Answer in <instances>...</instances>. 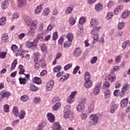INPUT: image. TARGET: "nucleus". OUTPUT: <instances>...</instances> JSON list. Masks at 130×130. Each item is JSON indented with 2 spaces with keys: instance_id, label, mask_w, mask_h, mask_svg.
I'll return each mask as SVG.
<instances>
[{
  "instance_id": "obj_1",
  "label": "nucleus",
  "mask_w": 130,
  "mask_h": 130,
  "mask_svg": "<svg viewBox=\"0 0 130 130\" xmlns=\"http://www.w3.org/2000/svg\"><path fill=\"white\" fill-rule=\"evenodd\" d=\"M24 20L25 23L30 29H37V26L38 25V20L35 19L32 20V18L28 16H24Z\"/></svg>"
},
{
  "instance_id": "obj_2",
  "label": "nucleus",
  "mask_w": 130,
  "mask_h": 130,
  "mask_svg": "<svg viewBox=\"0 0 130 130\" xmlns=\"http://www.w3.org/2000/svg\"><path fill=\"white\" fill-rule=\"evenodd\" d=\"M89 119L91 120L88 122L90 125H96L99 123V116L96 114H92L89 116Z\"/></svg>"
},
{
  "instance_id": "obj_3",
  "label": "nucleus",
  "mask_w": 130,
  "mask_h": 130,
  "mask_svg": "<svg viewBox=\"0 0 130 130\" xmlns=\"http://www.w3.org/2000/svg\"><path fill=\"white\" fill-rule=\"evenodd\" d=\"M78 94V91L75 90L72 91L70 95L68 96L67 102L68 104H72V103H74L75 102V101L76 100V95Z\"/></svg>"
},
{
  "instance_id": "obj_4",
  "label": "nucleus",
  "mask_w": 130,
  "mask_h": 130,
  "mask_svg": "<svg viewBox=\"0 0 130 130\" xmlns=\"http://www.w3.org/2000/svg\"><path fill=\"white\" fill-rule=\"evenodd\" d=\"M11 95H12L11 92L7 91L5 90H2L0 92V101H3L4 98H5V99H9V98L11 97Z\"/></svg>"
},
{
  "instance_id": "obj_5",
  "label": "nucleus",
  "mask_w": 130,
  "mask_h": 130,
  "mask_svg": "<svg viewBox=\"0 0 130 130\" xmlns=\"http://www.w3.org/2000/svg\"><path fill=\"white\" fill-rule=\"evenodd\" d=\"M40 64L42 68L44 69L46 66L45 65V61L44 59H41L35 62V68L36 70L40 69Z\"/></svg>"
},
{
  "instance_id": "obj_6",
  "label": "nucleus",
  "mask_w": 130,
  "mask_h": 130,
  "mask_svg": "<svg viewBox=\"0 0 130 130\" xmlns=\"http://www.w3.org/2000/svg\"><path fill=\"white\" fill-rule=\"evenodd\" d=\"M38 43V41L37 40H34L33 42L28 41L26 43V47L28 48H31V47H36L37 46V44Z\"/></svg>"
},
{
  "instance_id": "obj_7",
  "label": "nucleus",
  "mask_w": 130,
  "mask_h": 130,
  "mask_svg": "<svg viewBox=\"0 0 130 130\" xmlns=\"http://www.w3.org/2000/svg\"><path fill=\"white\" fill-rule=\"evenodd\" d=\"M90 26L91 28H94L99 24V20L98 19L93 18H91L89 21Z\"/></svg>"
},
{
  "instance_id": "obj_8",
  "label": "nucleus",
  "mask_w": 130,
  "mask_h": 130,
  "mask_svg": "<svg viewBox=\"0 0 130 130\" xmlns=\"http://www.w3.org/2000/svg\"><path fill=\"white\" fill-rule=\"evenodd\" d=\"M108 80L110 83H114L116 81V76L113 72H111V74L108 76Z\"/></svg>"
},
{
  "instance_id": "obj_9",
  "label": "nucleus",
  "mask_w": 130,
  "mask_h": 130,
  "mask_svg": "<svg viewBox=\"0 0 130 130\" xmlns=\"http://www.w3.org/2000/svg\"><path fill=\"white\" fill-rule=\"evenodd\" d=\"M76 108L78 112H82L85 109V104L83 103H78Z\"/></svg>"
},
{
  "instance_id": "obj_10",
  "label": "nucleus",
  "mask_w": 130,
  "mask_h": 130,
  "mask_svg": "<svg viewBox=\"0 0 130 130\" xmlns=\"http://www.w3.org/2000/svg\"><path fill=\"white\" fill-rule=\"evenodd\" d=\"M47 117L48 118V120L49 121V122H51V123L55 121V117L51 113H48L47 114Z\"/></svg>"
},
{
  "instance_id": "obj_11",
  "label": "nucleus",
  "mask_w": 130,
  "mask_h": 130,
  "mask_svg": "<svg viewBox=\"0 0 130 130\" xmlns=\"http://www.w3.org/2000/svg\"><path fill=\"white\" fill-rule=\"evenodd\" d=\"M101 89V83H99V84L96 85V86L94 87L93 90V93L94 95L96 96L98 95L99 93H100V90Z\"/></svg>"
},
{
  "instance_id": "obj_12",
  "label": "nucleus",
  "mask_w": 130,
  "mask_h": 130,
  "mask_svg": "<svg viewBox=\"0 0 130 130\" xmlns=\"http://www.w3.org/2000/svg\"><path fill=\"white\" fill-rule=\"evenodd\" d=\"M127 104H128V99L127 98L123 99L120 101V106L121 108L126 107Z\"/></svg>"
},
{
  "instance_id": "obj_13",
  "label": "nucleus",
  "mask_w": 130,
  "mask_h": 130,
  "mask_svg": "<svg viewBox=\"0 0 130 130\" xmlns=\"http://www.w3.org/2000/svg\"><path fill=\"white\" fill-rule=\"evenodd\" d=\"M54 85V82L53 81L51 80L49 81L46 85V90L47 91H51L53 86Z\"/></svg>"
},
{
  "instance_id": "obj_14",
  "label": "nucleus",
  "mask_w": 130,
  "mask_h": 130,
  "mask_svg": "<svg viewBox=\"0 0 130 130\" xmlns=\"http://www.w3.org/2000/svg\"><path fill=\"white\" fill-rule=\"evenodd\" d=\"M82 54V50L80 48H76L74 51V56L79 57Z\"/></svg>"
},
{
  "instance_id": "obj_15",
  "label": "nucleus",
  "mask_w": 130,
  "mask_h": 130,
  "mask_svg": "<svg viewBox=\"0 0 130 130\" xmlns=\"http://www.w3.org/2000/svg\"><path fill=\"white\" fill-rule=\"evenodd\" d=\"M28 88L30 91H31V92H37V91L39 90V88L35 86V85H34V84L33 83H30L28 86Z\"/></svg>"
},
{
  "instance_id": "obj_16",
  "label": "nucleus",
  "mask_w": 130,
  "mask_h": 130,
  "mask_svg": "<svg viewBox=\"0 0 130 130\" xmlns=\"http://www.w3.org/2000/svg\"><path fill=\"white\" fill-rule=\"evenodd\" d=\"M43 11V8L41 5H39L37 6L35 9L34 14L35 15H39V14H41V12Z\"/></svg>"
},
{
  "instance_id": "obj_17",
  "label": "nucleus",
  "mask_w": 130,
  "mask_h": 130,
  "mask_svg": "<svg viewBox=\"0 0 130 130\" xmlns=\"http://www.w3.org/2000/svg\"><path fill=\"white\" fill-rule=\"evenodd\" d=\"M123 10V6L120 5L118 7H117L114 10V13L115 15H118L119 13H120L121 11Z\"/></svg>"
},
{
  "instance_id": "obj_18",
  "label": "nucleus",
  "mask_w": 130,
  "mask_h": 130,
  "mask_svg": "<svg viewBox=\"0 0 130 130\" xmlns=\"http://www.w3.org/2000/svg\"><path fill=\"white\" fill-rule=\"evenodd\" d=\"M70 26H74L77 22V17H70L68 20Z\"/></svg>"
},
{
  "instance_id": "obj_19",
  "label": "nucleus",
  "mask_w": 130,
  "mask_h": 130,
  "mask_svg": "<svg viewBox=\"0 0 130 130\" xmlns=\"http://www.w3.org/2000/svg\"><path fill=\"white\" fill-rule=\"evenodd\" d=\"M20 100L21 102H28L30 100V98L27 94H23L20 96Z\"/></svg>"
},
{
  "instance_id": "obj_20",
  "label": "nucleus",
  "mask_w": 130,
  "mask_h": 130,
  "mask_svg": "<svg viewBox=\"0 0 130 130\" xmlns=\"http://www.w3.org/2000/svg\"><path fill=\"white\" fill-rule=\"evenodd\" d=\"M129 15L130 11L128 10H126L122 13L121 17L122 19H126V18H128Z\"/></svg>"
},
{
  "instance_id": "obj_21",
  "label": "nucleus",
  "mask_w": 130,
  "mask_h": 130,
  "mask_svg": "<svg viewBox=\"0 0 130 130\" xmlns=\"http://www.w3.org/2000/svg\"><path fill=\"white\" fill-rule=\"evenodd\" d=\"M63 117L65 119L69 118L70 120H73L74 119V115L72 114V113H64Z\"/></svg>"
},
{
  "instance_id": "obj_22",
  "label": "nucleus",
  "mask_w": 130,
  "mask_h": 130,
  "mask_svg": "<svg viewBox=\"0 0 130 130\" xmlns=\"http://www.w3.org/2000/svg\"><path fill=\"white\" fill-rule=\"evenodd\" d=\"M18 116L19 119H24V118H25V116H26V111L23 110H21L19 112V113H18Z\"/></svg>"
},
{
  "instance_id": "obj_23",
  "label": "nucleus",
  "mask_w": 130,
  "mask_h": 130,
  "mask_svg": "<svg viewBox=\"0 0 130 130\" xmlns=\"http://www.w3.org/2000/svg\"><path fill=\"white\" fill-rule=\"evenodd\" d=\"M40 46L41 47V49L42 50V53H44L45 54H47V48L46 47V45H45V44H41L40 45Z\"/></svg>"
},
{
  "instance_id": "obj_24",
  "label": "nucleus",
  "mask_w": 130,
  "mask_h": 130,
  "mask_svg": "<svg viewBox=\"0 0 130 130\" xmlns=\"http://www.w3.org/2000/svg\"><path fill=\"white\" fill-rule=\"evenodd\" d=\"M27 5V0H20L18 2V8H23Z\"/></svg>"
},
{
  "instance_id": "obj_25",
  "label": "nucleus",
  "mask_w": 130,
  "mask_h": 130,
  "mask_svg": "<svg viewBox=\"0 0 130 130\" xmlns=\"http://www.w3.org/2000/svg\"><path fill=\"white\" fill-rule=\"evenodd\" d=\"M84 87L87 88H91L92 87V81L91 80H85Z\"/></svg>"
},
{
  "instance_id": "obj_26",
  "label": "nucleus",
  "mask_w": 130,
  "mask_h": 130,
  "mask_svg": "<svg viewBox=\"0 0 130 130\" xmlns=\"http://www.w3.org/2000/svg\"><path fill=\"white\" fill-rule=\"evenodd\" d=\"M73 11H74V6L68 7L65 10V14L66 15H70V14L73 13Z\"/></svg>"
},
{
  "instance_id": "obj_27",
  "label": "nucleus",
  "mask_w": 130,
  "mask_h": 130,
  "mask_svg": "<svg viewBox=\"0 0 130 130\" xmlns=\"http://www.w3.org/2000/svg\"><path fill=\"white\" fill-rule=\"evenodd\" d=\"M12 112L14 116L18 117L19 115V108L17 106H14L12 108Z\"/></svg>"
},
{
  "instance_id": "obj_28",
  "label": "nucleus",
  "mask_w": 130,
  "mask_h": 130,
  "mask_svg": "<svg viewBox=\"0 0 130 130\" xmlns=\"http://www.w3.org/2000/svg\"><path fill=\"white\" fill-rule=\"evenodd\" d=\"M94 10L96 12H100L103 10V5L100 4H98L95 5Z\"/></svg>"
},
{
  "instance_id": "obj_29",
  "label": "nucleus",
  "mask_w": 130,
  "mask_h": 130,
  "mask_svg": "<svg viewBox=\"0 0 130 130\" xmlns=\"http://www.w3.org/2000/svg\"><path fill=\"white\" fill-rule=\"evenodd\" d=\"M50 14V10L48 8H45L44 9V10L43 11V12L42 13V15L43 16H44L45 17H46L48 16Z\"/></svg>"
},
{
  "instance_id": "obj_30",
  "label": "nucleus",
  "mask_w": 130,
  "mask_h": 130,
  "mask_svg": "<svg viewBox=\"0 0 130 130\" xmlns=\"http://www.w3.org/2000/svg\"><path fill=\"white\" fill-rule=\"evenodd\" d=\"M125 26V23L123 21L119 22L117 24V29L119 30H122Z\"/></svg>"
},
{
  "instance_id": "obj_31",
  "label": "nucleus",
  "mask_w": 130,
  "mask_h": 130,
  "mask_svg": "<svg viewBox=\"0 0 130 130\" xmlns=\"http://www.w3.org/2000/svg\"><path fill=\"white\" fill-rule=\"evenodd\" d=\"M52 129L53 130L60 129V124H59V122L54 123L53 125L52 126Z\"/></svg>"
},
{
  "instance_id": "obj_32",
  "label": "nucleus",
  "mask_w": 130,
  "mask_h": 130,
  "mask_svg": "<svg viewBox=\"0 0 130 130\" xmlns=\"http://www.w3.org/2000/svg\"><path fill=\"white\" fill-rule=\"evenodd\" d=\"M9 7V1L8 0H5L2 3L1 5V8L2 10H6Z\"/></svg>"
},
{
  "instance_id": "obj_33",
  "label": "nucleus",
  "mask_w": 130,
  "mask_h": 130,
  "mask_svg": "<svg viewBox=\"0 0 130 130\" xmlns=\"http://www.w3.org/2000/svg\"><path fill=\"white\" fill-rule=\"evenodd\" d=\"M17 64H18V60H17V59H15L11 64V66L10 67L11 71H13L15 70V69H16V67Z\"/></svg>"
},
{
  "instance_id": "obj_34",
  "label": "nucleus",
  "mask_w": 130,
  "mask_h": 130,
  "mask_svg": "<svg viewBox=\"0 0 130 130\" xmlns=\"http://www.w3.org/2000/svg\"><path fill=\"white\" fill-rule=\"evenodd\" d=\"M84 81H91V74L86 72L84 73Z\"/></svg>"
},
{
  "instance_id": "obj_35",
  "label": "nucleus",
  "mask_w": 130,
  "mask_h": 130,
  "mask_svg": "<svg viewBox=\"0 0 130 130\" xmlns=\"http://www.w3.org/2000/svg\"><path fill=\"white\" fill-rule=\"evenodd\" d=\"M70 78V74H66L62 76V77L59 79L60 82H63L66 81Z\"/></svg>"
},
{
  "instance_id": "obj_36",
  "label": "nucleus",
  "mask_w": 130,
  "mask_h": 130,
  "mask_svg": "<svg viewBox=\"0 0 130 130\" xmlns=\"http://www.w3.org/2000/svg\"><path fill=\"white\" fill-rule=\"evenodd\" d=\"M60 106H61L60 103H57L52 107V110L54 111H56V110H58V109L60 108Z\"/></svg>"
},
{
  "instance_id": "obj_37",
  "label": "nucleus",
  "mask_w": 130,
  "mask_h": 130,
  "mask_svg": "<svg viewBox=\"0 0 130 130\" xmlns=\"http://www.w3.org/2000/svg\"><path fill=\"white\" fill-rule=\"evenodd\" d=\"M34 40H38V42L39 41H43V40H44L43 39V34L41 33L38 34L37 36L36 39Z\"/></svg>"
},
{
  "instance_id": "obj_38",
  "label": "nucleus",
  "mask_w": 130,
  "mask_h": 130,
  "mask_svg": "<svg viewBox=\"0 0 130 130\" xmlns=\"http://www.w3.org/2000/svg\"><path fill=\"white\" fill-rule=\"evenodd\" d=\"M32 82L37 84L38 85H41V79L40 78L36 77L32 79Z\"/></svg>"
},
{
  "instance_id": "obj_39",
  "label": "nucleus",
  "mask_w": 130,
  "mask_h": 130,
  "mask_svg": "<svg viewBox=\"0 0 130 130\" xmlns=\"http://www.w3.org/2000/svg\"><path fill=\"white\" fill-rule=\"evenodd\" d=\"M2 41L5 43L8 42L9 41V36L7 34H4L2 36Z\"/></svg>"
},
{
  "instance_id": "obj_40",
  "label": "nucleus",
  "mask_w": 130,
  "mask_h": 130,
  "mask_svg": "<svg viewBox=\"0 0 130 130\" xmlns=\"http://www.w3.org/2000/svg\"><path fill=\"white\" fill-rule=\"evenodd\" d=\"M127 46H130V42L129 41H126L122 44L121 47L123 49H125Z\"/></svg>"
},
{
  "instance_id": "obj_41",
  "label": "nucleus",
  "mask_w": 130,
  "mask_h": 130,
  "mask_svg": "<svg viewBox=\"0 0 130 130\" xmlns=\"http://www.w3.org/2000/svg\"><path fill=\"white\" fill-rule=\"evenodd\" d=\"M40 102H41V98L37 96L34 98L33 103L35 104H39Z\"/></svg>"
},
{
  "instance_id": "obj_42",
  "label": "nucleus",
  "mask_w": 130,
  "mask_h": 130,
  "mask_svg": "<svg viewBox=\"0 0 130 130\" xmlns=\"http://www.w3.org/2000/svg\"><path fill=\"white\" fill-rule=\"evenodd\" d=\"M118 107L117 105L114 104L111 107V109L110 110V113H114L115 112V110L117 109Z\"/></svg>"
},
{
  "instance_id": "obj_43",
  "label": "nucleus",
  "mask_w": 130,
  "mask_h": 130,
  "mask_svg": "<svg viewBox=\"0 0 130 130\" xmlns=\"http://www.w3.org/2000/svg\"><path fill=\"white\" fill-rule=\"evenodd\" d=\"M129 88V84H128V83H125L123 85L121 90L125 92V91H127Z\"/></svg>"
},
{
  "instance_id": "obj_44",
  "label": "nucleus",
  "mask_w": 130,
  "mask_h": 130,
  "mask_svg": "<svg viewBox=\"0 0 130 130\" xmlns=\"http://www.w3.org/2000/svg\"><path fill=\"white\" fill-rule=\"evenodd\" d=\"M18 69L19 70L18 74L19 75H23L25 73V70L24 69V67L23 65H19L18 66Z\"/></svg>"
},
{
  "instance_id": "obj_45",
  "label": "nucleus",
  "mask_w": 130,
  "mask_h": 130,
  "mask_svg": "<svg viewBox=\"0 0 130 130\" xmlns=\"http://www.w3.org/2000/svg\"><path fill=\"white\" fill-rule=\"evenodd\" d=\"M64 113H72L71 106L67 105L64 108Z\"/></svg>"
},
{
  "instance_id": "obj_46",
  "label": "nucleus",
  "mask_w": 130,
  "mask_h": 130,
  "mask_svg": "<svg viewBox=\"0 0 130 130\" xmlns=\"http://www.w3.org/2000/svg\"><path fill=\"white\" fill-rule=\"evenodd\" d=\"M105 98V99H108L110 98V90L109 89H107L104 92Z\"/></svg>"
},
{
  "instance_id": "obj_47",
  "label": "nucleus",
  "mask_w": 130,
  "mask_h": 130,
  "mask_svg": "<svg viewBox=\"0 0 130 130\" xmlns=\"http://www.w3.org/2000/svg\"><path fill=\"white\" fill-rule=\"evenodd\" d=\"M67 39H68V41H73L74 40V35L72 33H69L67 35Z\"/></svg>"
},
{
  "instance_id": "obj_48",
  "label": "nucleus",
  "mask_w": 130,
  "mask_h": 130,
  "mask_svg": "<svg viewBox=\"0 0 130 130\" xmlns=\"http://www.w3.org/2000/svg\"><path fill=\"white\" fill-rule=\"evenodd\" d=\"M41 55L39 53H34L33 55V58L34 59L35 61H37L39 59V58L40 57Z\"/></svg>"
},
{
  "instance_id": "obj_49",
  "label": "nucleus",
  "mask_w": 130,
  "mask_h": 130,
  "mask_svg": "<svg viewBox=\"0 0 130 130\" xmlns=\"http://www.w3.org/2000/svg\"><path fill=\"white\" fill-rule=\"evenodd\" d=\"M47 124L46 123V122L43 121H42L38 126V127H39L40 128H42L43 129L45 126H46V125Z\"/></svg>"
},
{
  "instance_id": "obj_50",
  "label": "nucleus",
  "mask_w": 130,
  "mask_h": 130,
  "mask_svg": "<svg viewBox=\"0 0 130 130\" xmlns=\"http://www.w3.org/2000/svg\"><path fill=\"white\" fill-rule=\"evenodd\" d=\"M61 70V66L60 65H58L53 68V71L54 73H58V72H60Z\"/></svg>"
},
{
  "instance_id": "obj_51",
  "label": "nucleus",
  "mask_w": 130,
  "mask_h": 130,
  "mask_svg": "<svg viewBox=\"0 0 130 130\" xmlns=\"http://www.w3.org/2000/svg\"><path fill=\"white\" fill-rule=\"evenodd\" d=\"M27 35H28L29 36H31V37H33V36L35 35V29L29 28V30L27 32Z\"/></svg>"
},
{
  "instance_id": "obj_52",
  "label": "nucleus",
  "mask_w": 130,
  "mask_h": 130,
  "mask_svg": "<svg viewBox=\"0 0 130 130\" xmlns=\"http://www.w3.org/2000/svg\"><path fill=\"white\" fill-rule=\"evenodd\" d=\"M88 111L89 113H92L94 111V104H91L89 105L88 108Z\"/></svg>"
},
{
  "instance_id": "obj_53",
  "label": "nucleus",
  "mask_w": 130,
  "mask_h": 130,
  "mask_svg": "<svg viewBox=\"0 0 130 130\" xmlns=\"http://www.w3.org/2000/svg\"><path fill=\"white\" fill-rule=\"evenodd\" d=\"M4 112L8 113L10 111V106L8 104H5L3 106Z\"/></svg>"
},
{
  "instance_id": "obj_54",
  "label": "nucleus",
  "mask_w": 130,
  "mask_h": 130,
  "mask_svg": "<svg viewBox=\"0 0 130 130\" xmlns=\"http://www.w3.org/2000/svg\"><path fill=\"white\" fill-rule=\"evenodd\" d=\"M85 23H86V18L84 17H80L79 20V24H80V25H84Z\"/></svg>"
},
{
  "instance_id": "obj_55",
  "label": "nucleus",
  "mask_w": 130,
  "mask_h": 130,
  "mask_svg": "<svg viewBox=\"0 0 130 130\" xmlns=\"http://www.w3.org/2000/svg\"><path fill=\"white\" fill-rule=\"evenodd\" d=\"M7 19L5 17H2L0 18V26H5L6 25V22Z\"/></svg>"
},
{
  "instance_id": "obj_56",
  "label": "nucleus",
  "mask_w": 130,
  "mask_h": 130,
  "mask_svg": "<svg viewBox=\"0 0 130 130\" xmlns=\"http://www.w3.org/2000/svg\"><path fill=\"white\" fill-rule=\"evenodd\" d=\"M86 101H87V99H86V98L84 96H80L79 98L78 103H84V104H85Z\"/></svg>"
},
{
  "instance_id": "obj_57",
  "label": "nucleus",
  "mask_w": 130,
  "mask_h": 130,
  "mask_svg": "<svg viewBox=\"0 0 130 130\" xmlns=\"http://www.w3.org/2000/svg\"><path fill=\"white\" fill-rule=\"evenodd\" d=\"M58 38V34L57 31L54 32L52 35L53 40H54V41H55L56 40H57Z\"/></svg>"
},
{
  "instance_id": "obj_58",
  "label": "nucleus",
  "mask_w": 130,
  "mask_h": 130,
  "mask_svg": "<svg viewBox=\"0 0 130 130\" xmlns=\"http://www.w3.org/2000/svg\"><path fill=\"white\" fill-rule=\"evenodd\" d=\"M19 84H20V85H25L27 82V80L25 78H22L21 77L19 78Z\"/></svg>"
},
{
  "instance_id": "obj_59",
  "label": "nucleus",
  "mask_w": 130,
  "mask_h": 130,
  "mask_svg": "<svg viewBox=\"0 0 130 130\" xmlns=\"http://www.w3.org/2000/svg\"><path fill=\"white\" fill-rule=\"evenodd\" d=\"M24 53H28V51H17L16 53V56H19V55H21V54H24Z\"/></svg>"
},
{
  "instance_id": "obj_60",
  "label": "nucleus",
  "mask_w": 130,
  "mask_h": 130,
  "mask_svg": "<svg viewBox=\"0 0 130 130\" xmlns=\"http://www.w3.org/2000/svg\"><path fill=\"white\" fill-rule=\"evenodd\" d=\"M98 60V57H97V56H94L91 58L90 60V63H91V64H94V63H96V62H97Z\"/></svg>"
},
{
  "instance_id": "obj_61",
  "label": "nucleus",
  "mask_w": 130,
  "mask_h": 130,
  "mask_svg": "<svg viewBox=\"0 0 130 130\" xmlns=\"http://www.w3.org/2000/svg\"><path fill=\"white\" fill-rule=\"evenodd\" d=\"M72 42L71 41H66L64 42V44H63V46L64 47H70V46H71V45H72Z\"/></svg>"
},
{
  "instance_id": "obj_62",
  "label": "nucleus",
  "mask_w": 130,
  "mask_h": 130,
  "mask_svg": "<svg viewBox=\"0 0 130 130\" xmlns=\"http://www.w3.org/2000/svg\"><path fill=\"white\" fill-rule=\"evenodd\" d=\"M121 87V83L119 81H116L115 83V88L116 89H119Z\"/></svg>"
},
{
  "instance_id": "obj_63",
  "label": "nucleus",
  "mask_w": 130,
  "mask_h": 130,
  "mask_svg": "<svg viewBox=\"0 0 130 130\" xmlns=\"http://www.w3.org/2000/svg\"><path fill=\"white\" fill-rule=\"evenodd\" d=\"M114 5H115L114 2H113L112 1H109L107 4L108 9H111V8H112V7H113V6H114Z\"/></svg>"
},
{
  "instance_id": "obj_64",
  "label": "nucleus",
  "mask_w": 130,
  "mask_h": 130,
  "mask_svg": "<svg viewBox=\"0 0 130 130\" xmlns=\"http://www.w3.org/2000/svg\"><path fill=\"white\" fill-rule=\"evenodd\" d=\"M113 17V13L109 12L107 14L106 19L107 20H110V19H112Z\"/></svg>"
}]
</instances>
